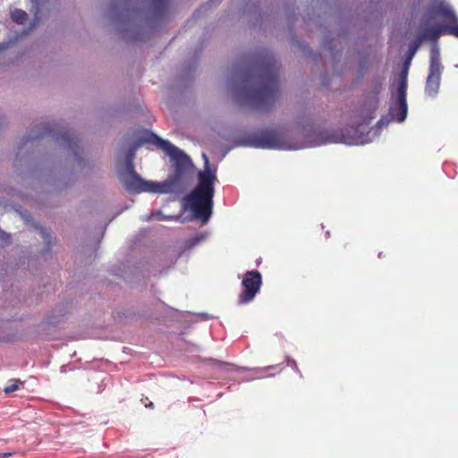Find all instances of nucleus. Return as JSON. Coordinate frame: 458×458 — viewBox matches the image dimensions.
I'll use <instances>...</instances> for the list:
<instances>
[{
	"instance_id": "obj_12",
	"label": "nucleus",
	"mask_w": 458,
	"mask_h": 458,
	"mask_svg": "<svg viewBox=\"0 0 458 458\" xmlns=\"http://www.w3.org/2000/svg\"><path fill=\"white\" fill-rule=\"evenodd\" d=\"M32 4L31 11L34 12V20L30 23V30H32L33 27L37 26L39 22L40 17V10L41 7L45 4V0H30Z\"/></svg>"
},
{
	"instance_id": "obj_21",
	"label": "nucleus",
	"mask_w": 458,
	"mask_h": 458,
	"mask_svg": "<svg viewBox=\"0 0 458 458\" xmlns=\"http://www.w3.org/2000/svg\"><path fill=\"white\" fill-rule=\"evenodd\" d=\"M151 216H156L157 218H159V219H164V216H162L161 212H153L151 213Z\"/></svg>"
},
{
	"instance_id": "obj_2",
	"label": "nucleus",
	"mask_w": 458,
	"mask_h": 458,
	"mask_svg": "<svg viewBox=\"0 0 458 458\" xmlns=\"http://www.w3.org/2000/svg\"><path fill=\"white\" fill-rule=\"evenodd\" d=\"M217 177L209 168L206 157V169L198 173V184L184 197V206L192 212L196 219L207 223L212 216L214 206V184Z\"/></svg>"
},
{
	"instance_id": "obj_5",
	"label": "nucleus",
	"mask_w": 458,
	"mask_h": 458,
	"mask_svg": "<svg viewBox=\"0 0 458 458\" xmlns=\"http://www.w3.org/2000/svg\"><path fill=\"white\" fill-rule=\"evenodd\" d=\"M407 68L399 74L396 98L389 107V116L393 121L403 122L407 117Z\"/></svg>"
},
{
	"instance_id": "obj_18",
	"label": "nucleus",
	"mask_w": 458,
	"mask_h": 458,
	"mask_svg": "<svg viewBox=\"0 0 458 458\" xmlns=\"http://www.w3.org/2000/svg\"><path fill=\"white\" fill-rule=\"evenodd\" d=\"M10 234L3 232V230H0V244H6L8 242H10Z\"/></svg>"
},
{
	"instance_id": "obj_4",
	"label": "nucleus",
	"mask_w": 458,
	"mask_h": 458,
	"mask_svg": "<svg viewBox=\"0 0 458 458\" xmlns=\"http://www.w3.org/2000/svg\"><path fill=\"white\" fill-rule=\"evenodd\" d=\"M248 143L257 148H289L284 134L276 129H263L253 132L248 138Z\"/></svg>"
},
{
	"instance_id": "obj_15",
	"label": "nucleus",
	"mask_w": 458,
	"mask_h": 458,
	"mask_svg": "<svg viewBox=\"0 0 458 458\" xmlns=\"http://www.w3.org/2000/svg\"><path fill=\"white\" fill-rule=\"evenodd\" d=\"M24 382H21V380L19 379H11L8 381L6 386L4 387V391L5 394H12V392H14L16 390H19L21 386H23Z\"/></svg>"
},
{
	"instance_id": "obj_19",
	"label": "nucleus",
	"mask_w": 458,
	"mask_h": 458,
	"mask_svg": "<svg viewBox=\"0 0 458 458\" xmlns=\"http://www.w3.org/2000/svg\"><path fill=\"white\" fill-rule=\"evenodd\" d=\"M377 106H378V98H377V97H375L374 99H373L372 108L370 110V114H371V112L375 111Z\"/></svg>"
},
{
	"instance_id": "obj_14",
	"label": "nucleus",
	"mask_w": 458,
	"mask_h": 458,
	"mask_svg": "<svg viewBox=\"0 0 458 458\" xmlns=\"http://www.w3.org/2000/svg\"><path fill=\"white\" fill-rule=\"evenodd\" d=\"M11 18L16 23L24 24L28 21V14L21 9H14L11 12Z\"/></svg>"
},
{
	"instance_id": "obj_26",
	"label": "nucleus",
	"mask_w": 458,
	"mask_h": 458,
	"mask_svg": "<svg viewBox=\"0 0 458 458\" xmlns=\"http://www.w3.org/2000/svg\"><path fill=\"white\" fill-rule=\"evenodd\" d=\"M216 0H211V2H215Z\"/></svg>"
},
{
	"instance_id": "obj_13",
	"label": "nucleus",
	"mask_w": 458,
	"mask_h": 458,
	"mask_svg": "<svg viewBox=\"0 0 458 458\" xmlns=\"http://www.w3.org/2000/svg\"><path fill=\"white\" fill-rule=\"evenodd\" d=\"M136 148H131L130 151L127 152L125 157V165L127 169V176H131L133 173H135L134 165H133V157L134 151Z\"/></svg>"
},
{
	"instance_id": "obj_22",
	"label": "nucleus",
	"mask_w": 458,
	"mask_h": 458,
	"mask_svg": "<svg viewBox=\"0 0 458 458\" xmlns=\"http://www.w3.org/2000/svg\"><path fill=\"white\" fill-rule=\"evenodd\" d=\"M8 455H12V453H0V457H8Z\"/></svg>"
},
{
	"instance_id": "obj_25",
	"label": "nucleus",
	"mask_w": 458,
	"mask_h": 458,
	"mask_svg": "<svg viewBox=\"0 0 458 458\" xmlns=\"http://www.w3.org/2000/svg\"><path fill=\"white\" fill-rule=\"evenodd\" d=\"M219 366H222L223 362H216Z\"/></svg>"
},
{
	"instance_id": "obj_24",
	"label": "nucleus",
	"mask_w": 458,
	"mask_h": 458,
	"mask_svg": "<svg viewBox=\"0 0 458 458\" xmlns=\"http://www.w3.org/2000/svg\"><path fill=\"white\" fill-rule=\"evenodd\" d=\"M145 405H146L148 408H154V406H155V405H154V403H153V402H148V403H146Z\"/></svg>"
},
{
	"instance_id": "obj_8",
	"label": "nucleus",
	"mask_w": 458,
	"mask_h": 458,
	"mask_svg": "<svg viewBox=\"0 0 458 458\" xmlns=\"http://www.w3.org/2000/svg\"><path fill=\"white\" fill-rule=\"evenodd\" d=\"M262 285V276L257 270L247 271L242 277V290L239 294L238 302L241 304L251 302L254 297L260 291Z\"/></svg>"
},
{
	"instance_id": "obj_10",
	"label": "nucleus",
	"mask_w": 458,
	"mask_h": 458,
	"mask_svg": "<svg viewBox=\"0 0 458 458\" xmlns=\"http://www.w3.org/2000/svg\"><path fill=\"white\" fill-rule=\"evenodd\" d=\"M429 13L434 16H441L449 20V22H454L457 16L454 9L444 1H435L429 6Z\"/></svg>"
},
{
	"instance_id": "obj_16",
	"label": "nucleus",
	"mask_w": 458,
	"mask_h": 458,
	"mask_svg": "<svg viewBox=\"0 0 458 458\" xmlns=\"http://www.w3.org/2000/svg\"><path fill=\"white\" fill-rule=\"evenodd\" d=\"M156 13H162L168 5V0H151Z\"/></svg>"
},
{
	"instance_id": "obj_7",
	"label": "nucleus",
	"mask_w": 458,
	"mask_h": 458,
	"mask_svg": "<svg viewBox=\"0 0 458 458\" xmlns=\"http://www.w3.org/2000/svg\"><path fill=\"white\" fill-rule=\"evenodd\" d=\"M443 70L439 48L434 45L430 49L429 69L425 85V92L428 96L434 97L438 93Z\"/></svg>"
},
{
	"instance_id": "obj_17",
	"label": "nucleus",
	"mask_w": 458,
	"mask_h": 458,
	"mask_svg": "<svg viewBox=\"0 0 458 458\" xmlns=\"http://www.w3.org/2000/svg\"><path fill=\"white\" fill-rule=\"evenodd\" d=\"M445 30H447L448 34L458 38V18H456L454 22L446 23Z\"/></svg>"
},
{
	"instance_id": "obj_9",
	"label": "nucleus",
	"mask_w": 458,
	"mask_h": 458,
	"mask_svg": "<svg viewBox=\"0 0 458 458\" xmlns=\"http://www.w3.org/2000/svg\"><path fill=\"white\" fill-rule=\"evenodd\" d=\"M124 188L131 192H166L169 191V183L152 182V181H146L141 179L138 173H132L131 176L125 177L123 180Z\"/></svg>"
},
{
	"instance_id": "obj_20",
	"label": "nucleus",
	"mask_w": 458,
	"mask_h": 458,
	"mask_svg": "<svg viewBox=\"0 0 458 458\" xmlns=\"http://www.w3.org/2000/svg\"><path fill=\"white\" fill-rule=\"evenodd\" d=\"M417 48H418V45H415L414 47L410 48L409 59L413 57L414 54L417 51Z\"/></svg>"
},
{
	"instance_id": "obj_11",
	"label": "nucleus",
	"mask_w": 458,
	"mask_h": 458,
	"mask_svg": "<svg viewBox=\"0 0 458 458\" xmlns=\"http://www.w3.org/2000/svg\"><path fill=\"white\" fill-rule=\"evenodd\" d=\"M441 34H448L446 23L440 27H429V29L425 30L424 38H427L430 41H437Z\"/></svg>"
},
{
	"instance_id": "obj_6",
	"label": "nucleus",
	"mask_w": 458,
	"mask_h": 458,
	"mask_svg": "<svg viewBox=\"0 0 458 458\" xmlns=\"http://www.w3.org/2000/svg\"><path fill=\"white\" fill-rule=\"evenodd\" d=\"M47 133L55 135L60 145L67 147L75 157H80L81 148L79 145V139L76 138L72 132L69 131L68 129L61 128L57 123L45 124L42 130L38 132L36 138H44Z\"/></svg>"
},
{
	"instance_id": "obj_23",
	"label": "nucleus",
	"mask_w": 458,
	"mask_h": 458,
	"mask_svg": "<svg viewBox=\"0 0 458 458\" xmlns=\"http://www.w3.org/2000/svg\"><path fill=\"white\" fill-rule=\"evenodd\" d=\"M41 233H42V235H43V237H44V238H47L48 233H47L46 230L41 229Z\"/></svg>"
},
{
	"instance_id": "obj_1",
	"label": "nucleus",
	"mask_w": 458,
	"mask_h": 458,
	"mask_svg": "<svg viewBox=\"0 0 458 458\" xmlns=\"http://www.w3.org/2000/svg\"><path fill=\"white\" fill-rule=\"evenodd\" d=\"M247 85L241 93L257 108H268L275 104L280 90L279 68L275 58L268 57L260 64L253 79L244 80Z\"/></svg>"
},
{
	"instance_id": "obj_3",
	"label": "nucleus",
	"mask_w": 458,
	"mask_h": 458,
	"mask_svg": "<svg viewBox=\"0 0 458 458\" xmlns=\"http://www.w3.org/2000/svg\"><path fill=\"white\" fill-rule=\"evenodd\" d=\"M147 142L154 143L163 149L164 152L169 156L174 169V174L165 181L164 183L169 184V190L166 192L178 191L182 187V182L184 177L188 176L192 171L194 165L189 155H186L182 149L173 145L172 142L165 140L157 134L151 132L148 138L146 139Z\"/></svg>"
}]
</instances>
